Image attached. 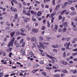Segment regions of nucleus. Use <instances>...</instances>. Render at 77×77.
Here are the masks:
<instances>
[{"label":"nucleus","instance_id":"nucleus-1","mask_svg":"<svg viewBox=\"0 0 77 77\" xmlns=\"http://www.w3.org/2000/svg\"><path fill=\"white\" fill-rule=\"evenodd\" d=\"M60 63H62V64L64 65H66L68 64V63H66V61H65L64 60H61L60 61Z\"/></svg>","mask_w":77,"mask_h":77},{"label":"nucleus","instance_id":"nucleus-2","mask_svg":"<svg viewBox=\"0 0 77 77\" xmlns=\"http://www.w3.org/2000/svg\"><path fill=\"white\" fill-rule=\"evenodd\" d=\"M69 24L68 22H65L64 23H63V26H64L65 27H66L67 26H68V24Z\"/></svg>","mask_w":77,"mask_h":77},{"label":"nucleus","instance_id":"nucleus-3","mask_svg":"<svg viewBox=\"0 0 77 77\" xmlns=\"http://www.w3.org/2000/svg\"><path fill=\"white\" fill-rule=\"evenodd\" d=\"M60 5H58L56 6V8L54 9V11H57V10L58 9V8H60Z\"/></svg>","mask_w":77,"mask_h":77},{"label":"nucleus","instance_id":"nucleus-4","mask_svg":"<svg viewBox=\"0 0 77 77\" xmlns=\"http://www.w3.org/2000/svg\"><path fill=\"white\" fill-rule=\"evenodd\" d=\"M38 30L36 29H32V32L34 33H37L38 32Z\"/></svg>","mask_w":77,"mask_h":77},{"label":"nucleus","instance_id":"nucleus-5","mask_svg":"<svg viewBox=\"0 0 77 77\" xmlns=\"http://www.w3.org/2000/svg\"><path fill=\"white\" fill-rule=\"evenodd\" d=\"M13 43H14V42H10L8 44V46L9 47H10V45L11 47H12V46H13Z\"/></svg>","mask_w":77,"mask_h":77},{"label":"nucleus","instance_id":"nucleus-6","mask_svg":"<svg viewBox=\"0 0 77 77\" xmlns=\"http://www.w3.org/2000/svg\"><path fill=\"white\" fill-rule=\"evenodd\" d=\"M39 44L41 47L42 48H43V49H45V47H44V45H43V44L41 42H39Z\"/></svg>","mask_w":77,"mask_h":77},{"label":"nucleus","instance_id":"nucleus-7","mask_svg":"<svg viewBox=\"0 0 77 77\" xmlns=\"http://www.w3.org/2000/svg\"><path fill=\"white\" fill-rule=\"evenodd\" d=\"M56 14V12H53V13L52 14L50 15L49 17H50V18H52V17H53V16Z\"/></svg>","mask_w":77,"mask_h":77},{"label":"nucleus","instance_id":"nucleus-8","mask_svg":"<svg viewBox=\"0 0 77 77\" xmlns=\"http://www.w3.org/2000/svg\"><path fill=\"white\" fill-rule=\"evenodd\" d=\"M52 47L54 48H59V45H56L55 46L54 45H52Z\"/></svg>","mask_w":77,"mask_h":77},{"label":"nucleus","instance_id":"nucleus-9","mask_svg":"<svg viewBox=\"0 0 77 77\" xmlns=\"http://www.w3.org/2000/svg\"><path fill=\"white\" fill-rule=\"evenodd\" d=\"M75 14H76V12L75 11L72 12L70 14V15H74Z\"/></svg>","mask_w":77,"mask_h":77},{"label":"nucleus","instance_id":"nucleus-10","mask_svg":"<svg viewBox=\"0 0 77 77\" xmlns=\"http://www.w3.org/2000/svg\"><path fill=\"white\" fill-rule=\"evenodd\" d=\"M46 56L48 57H49V58H53V59H54V57H53L51 56L50 55L48 54H47L46 55Z\"/></svg>","mask_w":77,"mask_h":77},{"label":"nucleus","instance_id":"nucleus-11","mask_svg":"<svg viewBox=\"0 0 77 77\" xmlns=\"http://www.w3.org/2000/svg\"><path fill=\"white\" fill-rule=\"evenodd\" d=\"M25 30V32H26V29H25L24 28H22L20 29V31L22 32V33H24V31Z\"/></svg>","mask_w":77,"mask_h":77},{"label":"nucleus","instance_id":"nucleus-12","mask_svg":"<svg viewBox=\"0 0 77 77\" xmlns=\"http://www.w3.org/2000/svg\"><path fill=\"white\" fill-rule=\"evenodd\" d=\"M14 34H15V32H12L10 33L11 38H12V37L14 36Z\"/></svg>","mask_w":77,"mask_h":77},{"label":"nucleus","instance_id":"nucleus-13","mask_svg":"<svg viewBox=\"0 0 77 77\" xmlns=\"http://www.w3.org/2000/svg\"><path fill=\"white\" fill-rule=\"evenodd\" d=\"M41 14H42L41 12V11H39L37 14V15L38 17H39V16H41Z\"/></svg>","mask_w":77,"mask_h":77},{"label":"nucleus","instance_id":"nucleus-14","mask_svg":"<svg viewBox=\"0 0 77 77\" xmlns=\"http://www.w3.org/2000/svg\"><path fill=\"white\" fill-rule=\"evenodd\" d=\"M72 2L73 1L72 0L69 1L67 2V5H71L72 3Z\"/></svg>","mask_w":77,"mask_h":77},{"label":"nucleus","instance_id":"nucleus-15","mask_svg":"<svg viewBox=\"0 0 77 77\" xmlns=\"http://www.w3.org/2000/svg\"><path fill=\"white\" fill-rule=\"evenodd\" d=\"M69 45H70V42H69L68 43V45L67 47H66V49H67V50H68L69 49Z\"/></svg>","mask_w":77,"mask_h":77},{"label":"nucleus","instance_id":"nucleus-16","mask_svg":"<svg viewBox=\"0 0 77 77\" xmlns=\"http://www.w3.org/2000/svg\"><path fill=\"white\" fill-rule=\"evenodd\" d=\"M29 19V18H25L24 19V21L25 23H27L28 21V19Z\"/></svg>","mask_w":77,"mask_h":77},{"label":"nucleus","instance_id":"nucleus-17","mask_svg":"<svg viewBox=\"0 0 77 77\" xmlns=\"http://www.w3.org/2000/svg\"><path fill=\"white\" fill-rule=\"evenodd\" d=\"M54 29L55 30H57L58 29V26L57 25H55Z\"/></svg>","mask_w":77,"mask_h":77},{"label":"nucleus","instance_id":"nucleus-18","mask_svg":"<svg viewBox=\"0 0 77 77\" xmlns=\"http://www.w3.org/2000/svg\"><path fill=\"white\" fill-rule=\"evenodd\" d=\"M14 45H16V47H18V43H16V42H14Z\"/></svg>","mask_w":77,"mask_h":77},{"label":"nucleus","instance_id":"nucleus-19","mask_svg":"<svg viewBox=\"0 0 77 77\" xmlns=\"http://www.w3.org/2000/svg\"><path fill=\"white\" fill-rule=\"evenodd\" d=\"M62 72H64V73H67L68 72V71L66 70H63L62 71Z\"/></svg>","mask_w":77,"mask_h":77},{"label":"nucleus","instance_id":"nucleus-20","mask_svg":"<svg viewBox=\"0 0 77 77\" xmlns=\"http://www.w3.org/2000/svg\"><path fill=\"white\" fill-rule=\"evenodd\" d=\"M58 20H61L62 18V17L61 15H59L58 16Z\"/></svg>","mask_w":77,"mask_h":77},{"label":"nucleus","instance_id":"nucleus-21","mask_svg":"<svg viewBox=\"0 0 77 77\" xmlns=\"http://www.w3.org/2000/svg\"><path fill=\"white\" fill-rule=\"evenodd\" d=\"M14 74H18V70H15L14 71Z\"/></svg>","mask_w":77,"mask_h":77},{"label":"nucleus","instance_id":"nucleus-22","mask_svg":"<svg viewBox=\"0 0 77 77\" xmlns=\"http://www.w3.org/2000/svg\"><path fill=\"white\" fill-rule=\"evenodd\" d=\"M47 23H48V27H50V24L49 23V21H47Z\"/></svg>","mask_w":77,"mask_h":77},{"label":"nucleus","instance_id":"nucleus-23","mask_svg":"<svg viewBox=\"0 0 77 77\" xmlns=\"http://www.w3.org/2000/svg\"><path fill=\"white\" fill-rule=\"evenodd\" d=\"M14 40H15V38L13 37L11 39V41L10 42H14Z\"/></svg>","mask_w":77,"mask_h":77},{"label":"nucleus","instance_id":"nucleus-24","mask_svg":"<svg viewBox=\"0 0 77 77\" xmlns=\"http://www.w3.org/2000/svg\"><path fill=\"white\" fill-rule=\"evenodd\" d=\"M55 72H61V70H58V69H56L55 71H54Z\"/></svg>","mask_w":77,"mask_h":77},{"label":"nucleus","instance_id":"nucleus-25","mask_svg":"<svg viewBox=\"0 0 77 77\" xmlns=\"http://www.w3.org/2000/svg\"><path fill=\"white\" fill-rule=\"evenodd\" d=\"M54 17H53L51 20V23H53L54 22Z\"/></svg>","mask_w":77,"mask_h":77},{"label":"nucleus","instance_id":"nucleus-26","mask_svg":"<svg viewBox=\"0 0 77 77\" xmlns=\"http://www.w3.org/2000/svg\"><path fill=\"white\" fill-rule=\"evenodd\" d=\"M66 12V10H64L61 13V15H62L64 13H65Z\"/></svg>","mask_w":77,"mask_h":77},{"label":"nucleus","instance_id":"nucleus-27","mask_svg":"<svg viewBox=\"0 0 77 77\" xmlns=\"http://www.w3.org/2000/svg\"><path fill=\"white\" fill-rule=\"evenodd\" d=\"M39 39L41 40H44V38L42 36H40L39 37Z\"/></svg>","mask_w":77,"mask_h":77},{"label":"nucleus","instance_id":"nucleus-28","mask_svg":"<svg viewBox=\"0 0 77 77\" xmlns=\"http://www.w3.org/2000/svg\"><path fill=\"white\" fill-rule=\"evenodd\" d=\"M43 44H44V45H48L49 44V43L48 42H43Z\"/></svg>","mask_w":77,"mask_h":77},{"label":"nucleus","instance_id":"nucleus-29","mask_svg":"<svg viewBox=\"0 0 77 77\" xmlns=\"http://www.w3.org/2000/svg\"><path fill=\"white\" fill-rule=\"evenodd\" d=\"M35 39H36V38H31V41H32V42H33L34 41H35Z\"/></svg>","mask_w":77,"mask_h":77},{"label":"nucleus","instance_id":"nucleus-30","mask_svg":"<svg viewBox=\"0 0 77 77\" xmlns=\"http://www.w3.org/2000/svg\"><path fill=\"white\" fill-rule=\"evenodd\" d=\"M30 13L29 12L25 14L26 15H28V16H29V17H30Z\"/></svg>","mask_w":77,"mask_h":77},{"label":"nucleus","instance_id":"nucleus-31","mask_svg":"<svg viewBox=\"0 0 77 77\" xmlns=\"http://www.w3.org/2000/svg\"><path fill=\"white\" fill-rule=\"evenodd\" d=\"M67 4H68V2H65L64 5V6H65V7H66V6H67Z\"/></svg>","mask_w":77,"mask_h":77},{"label":"nucleus","instance_id":"nucleus-32","mask_svg":"<svg viewBox=\"0 0 77 77\" xmlns=\"http://www.w3.org/2000/svg\"><path fill=\"white\" fill-rule=\"evenodd\" d=\"M23 41H24V39H22L20 42V44H22L23 42Z\"/></svg>","mask_w":77,"mask_h":77},{"label":"nucleus","instance_id":"nucleus-33","mask_svg":"<svg viewBox=\"0 0 77 77\" xmlns=\"http://www.w3.org/2000/svg\"><path fill=\"white\" fill-rule=\"evenodd\" d=\"M69 14V11H68L65 13L66 15H68V14Z\"/></svg>","mask_w":77,"mask_h":77},{"label":"nucleus","instance_id":"nucleus-34","mask_svg":"<svg viewBox=\"0 0 77 77\" xmlns=\"http://www.w3.org/2000/svg\"><path fill=\"white\" fill-rule=\"evenodd\" d=\"M54 77H60V75H59L56 74L54 75Z\"/></svg>","mask_w":77,"mask_h":77},{"label":"nucleus","instance_id":"nucleus-35","mask_svg":"<svg viewBox=\"0 0 77 77\" xmlns=\"http://www.w3.org/2000/svg\"><path fill=\"white\" fill-rule=\"evenodd\" d=\"M70 9L72 11H75V8L73 7H71Z\"/></svg>","mask_w":77,"mask_h":77},{"label":"nucleus","instance_id":"nucleus-36","mask_svg":"<svg viewBox=\"0 0 77 77\" xmlns=\"http://www.w3.org/2000/svg\"><path fill=\"white\" fill-rule=\"evenodd\" d=\"M66 28H64L63 30V32H66Z\"/></svg>","mask_w":77,"mask_h":77},{"label":"nucleus","instance_id":"nucleus-37","mask_svg":"<svg viewBox=\"0 0 77 77\" xmlns=\"http://www.w3.org/2000/svg\"><path fill=\"white\" fill-rule=\"evenodd\" d=\"M11 11L12 12H13L14 11V7H11Z\"/></svg>","mask_w":77,"mask_h":77},{"label":"nucleus","instance_id":"nucleus-38","mask_svg":"<svg viewBox=\"0 0 77 77\" xmlns=\"http://www.w3.org/2000/svg\"><path fill=\"white\" fill-rule=\"evenodd\" d=\"M77 54V52L75 53H73L72 54V56H76Z\"/></svg>","mask_w":77,"mask_h":77},{"label":"nucleus","instance_id":"nucleus-39","mask_svg":"<svg viewBox=\"0 0 77 77\" xmlns=\"http://www.w3.org/2000/svg\"><path fill=\"white\" fill-rule=\"evenodd\" d=\"M65 53H66V52H64L63 54V56L64 57H66V54H65Z\"/></svg>","mask_w":77,"mask_h":77},{"label":"nucleus","instance_id":"nucleus-40","mask_svg":"<svg viewBox=\"0 0 77 77\" xmlns=\"http://www.w3.org/2000/svg\"><path fill=\"white\" fill-rule=\"evenodd\" d=\"M38 66H38V64H35L34 67V68H37Z\"/></svg>","mask_w":77,"mask_h":77},{"label":"nucleus","instance_id":"nucleus-41","mask_svg":"<svg viewBox=\"0 0 77 77\" xmlns=\"http://www.w3.org/2000/svg\"><path fill=\"white\" fill-rule=\"evenodd\" d=\"M57 37L58 38H60V37H61V35H58L57 36Z\"/></svg>","mask_w":77,"mask_h":77},{"label":"nucleus","instance_id":"nucleus-42","mask_svg":"<svg viewBox=\"0 0 77 77\" xmlns=\"http://www.w3.org/2000/svg\"><path fill=\"white\" fill-rule=\"evenodd\" d=\"M62 28H60L58 29V31L59 32H62Z\"/></svg>","mask_w":77,"mask_h":77},{"label":"nucleus","instance_id":"nucleus-43","mask_svg":"<svg viewBox=\"0 0 77 77\" xmlns=\"http://www.w3.org/2000/svg\"><path fill=\"white\" fill-rule=\"evenodd\" d=\"M53 51L54 52V53H57V51L56 49H53Z\"/></svg>","mask_w":77,"mask_h":77},{"label":"nucleus","instance_id":"nucleus-44","mask_svg":"<svg viewBox=\"0 0 77 77\" xmlns=\"http://www.w3.org/2000/svg\"><path fill=\"white\" fill-rule=\"evenodd\" d=\"M9 57H11V55H12V53L11 52L9 54Z\"/></svg>","mask_w":77,"mask_h":77},{"label":"nucleus","instance_id":"nucleus-45","mask_svg":"<svg viewBox=\"0 0 77 77\" xmlns=\"http://www.w3.org/2000/svg\"><path fill=\"white\" fill-rule=\"evenodd\" d=\"M20 35H23V36H26V34H24V33H21Z\"/></svg>","mask_w":77,"mask_h":77},{"label":"nucleus","instance_id":"nucleus-46","mask_svg":"<svg viewBox=\"0 0 77 77\" xmlns=\"http://www.w3.org/2000/svg\"><path fill=\"white\" fill-rule=\"evenodd\" d=\"M66 39V38H65L64 37H63L62 39V41H65Z\"/></svg>","mask_w":77,"mask_h":77},{"label":"nucleus","instance_id":"nucleus-47","mask_svg":"<svg viewBox=\"0 0 77 77\" xmlns=\"http://www.w3.org/2000/svg\"><path fill=\"white\" fill-rule=\"evenodd\" d=\"M68 45V43H66L64 44V46L65 47H66V46H67Z\"/></svg>","mask_w":77,"mask_h":77},{"label":"nucleus","instance_id":"nucleus-48","mask_svg":"<svg viewBox=\"0 0 77 77\" xmlns=\"http://www.w3.org/2000/svg\"><path fill=\"white\" fill-rule=\"evenodd\" d=\"M21 53H23V52H24V50L23 49H21Z\"/></svg>","mask_w":77,"mask_h":77},{"label":"nucleus","instance_id":"nucleus-49","mask_svg":"<svg viewBox=\"0 0 77 77\" xmlns=\"http://www.w3.org/2000/svg\"><path fill=\"white\" fill-rule=\"evenodd\" d=\"M46 21V20H44L43 21V23L44 24H45V22Z\"/></svg>","mask_w":77,"mask_h":77},{"label":"nucleus","instance_id":"nucleus-50","mask_svg":"<svg viewBox=\"0 0 77 77\" xmlns=\"http://www.w3.org/2000/svg\"><path fill=\"white\" fill-rule=\"evenodd\" d=\"M74 20L75 21L77 22V17L75 18Z\"/></svg>","mask_w":77,"mask_h":77},{"label":"nucleus","instance_id":"nucleus-51","mask_svg":"<svg viewBox=\"0 0 77 77\" xmlns=\"http://www.w3.org/2000/svg\"><path fill=\"white\" fill-rule=\"evenodd\" d=\"M22 54L23 56H24L26 54V53H25V52H22Z\"/></svg>","mask_w":77,"mask_h":77},{"label":"nucleus","instance_id":"nucleus-52","mask_svg":"<svg viewBox=\"0 0 77 77\" xmlns=\"http://www.w3.org/2000/svg\"><path fill=\"white\" fill-rule=\"evenodd\" d=\"M45 27L43 26L42 27V29L43 30H45Z\"/></svg>","mask_w":77,"mask_h":77},{"label":"nucleus","instance_id":"nucleus-53","mask_svg":"<svg viewBox=\"0 0 77 77\" xmlns=\"http://www.w3.org/2000/svg\"><path fill=\"white\" fill-rule=\"evenodd\" d=\"M65 75V74H61V77H64V76Z\"/></svg>","mask_w":77,"mask_h":77},{"label":"nucleus","instance_id":"nucleus-54","mask_svg":"<svg viewBox=\"0 0 77 77\" xmlns=\"http://www.w3.org/2000/svg\"><path fill=\"white\" fill-rule=\"evenodd\" d=\"M70 40V38L69 37L68 38L66 39L67 41H69Z\"/></svg>","mask_w":77,"mask_h":77},{"label":"nucleus","instance_id":"nucleus-55","mask_svg":"<svg viewBox=\"0 0 77 77\" xmlns=\"http://www.w3.org/2000/svg\"><path fill=\"white\" fill-rule=\"evenodd\" d=\"M22 46V47H24L25 46V43H23Z\"/></svg>","mask_w":77,"mask_h":77},{"label":"nucleus","instance_id":"nucleus-56","mask_svg":"<svg viewBox=\"0 0 77 77\" xmlns=\"http://www.w3.org/2000/svg\"><path fill=\"white\" fill-rule=\"evenodd\" d=\"M32 54H33V52L32 51H31L29 53V54L30 55H32Z\"/></svg>","mask_w":77,"mask_h":77},{"label":"nucleus","instance_id":"nucleus-57","mask_svg":"<svg viewBox=\"0 0 77 77\" xmlns=\"http://www.w3.org/2000/svg\"><path fill=\"white\" fill-rule=\"evenodd\" d=\"M55 1V0H54L52 1V3L53 5H55V2H54Z\"/></svg>","mask_w":77,"mask_h":77},{"label":"nucleus","instance_id":"nucleus-58","mask_svg":"<svg viewBox=\"0 0 77 77\" xmlns=\"http://www.w3.org/2000/svg\"><path fill=\"white\" fill-rule=\"evenodd\" d=\"M40 63L41 64H43V63H44V62H43V61H40Z\"/></svg>","mask_w":77,"mask_h":77},{"label":"nucleus","instance_id":"nucleus-59","mask_svg":"<svg viewBox=\"0 0 77 77\" xmlns=\"http://www.w3.org/2000/svg\"><path fill=\"white\" fill-rule=\"evenodd\" d=\"M3 56H6V54L5 53V52H4L3 53Z\"/></svg>","mask_w":77,"mask_h":77},{"label":"nucleus","instance_id":"nucleus-60","mask_svg":"<svg viewBox=\"0 0 77 77\" xmlns=\"http://www.w3.org/2000/svg\"><path fill=\"white\" fill-rule=\"evenodd\" d=\"M14 12H17V9L15 8L14 10Z\"/></svg>","mask_w":77,"mask_h":77},{"label":"nucleus","instance_id":"nucleus-61","mask_svg":"<svg viewBox=\"0 0 77 77\" xmlns=\"http://www.w3.org/2000/svg\"><path fill=\"white\" fill-rule=\"evenodd\" d=\"M14 18L15 19V20H17V19H18V17H17V16H14Z\"/></svg>","mask_w":77,"mask_h":77},{"label":"nucleus","instance_id":"nucleus-62","mask_svg":"<svg viewBox=\"0 0 77 77\" xmlns=\"http://www.w3.org/2000/svg\"><path fill=\"white\" fill-rule=\"evenodd\" d=\"M73 60H74V61H77V58H75L73 59Z\"/></svg>","mask_w":77,"mask_h":77},{"label":"nucleus","instance_id":"nucleus-63","mask_svg":"<svg viewBox=\"0 0 77 77\" xmlns=\"http://www.w3.org/2000/svg\"><path fill=\"white\" fill-rule=\"evenodd\" d=\"M73 51H77V48H76L75 49H73Z\"/></svg>","mask_w":77,"mask_h":77},{"label":"nucleus","instance_id":"nucleus-64","mask_svg":"<svg viewBox=\"0 0 77 77\" xmlns=\"http://www.w3.org/2000/svg\"><path fill=\"white\" fill-rule=\"evenodd\" d=\"M6 30H10V28L9 27H7L6 28Z\"/></svg>","mask_w":77,"mask_h":77}]
</instances>
